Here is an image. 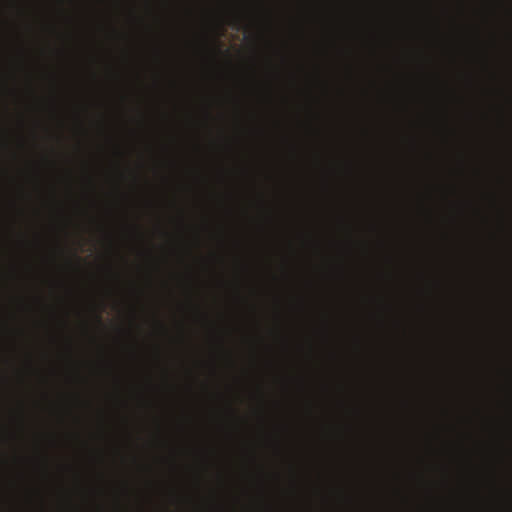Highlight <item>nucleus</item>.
I'll list each match as a JSON object with an SVG mask.
<instances>
[{
    "label": "nucleus",
    "instance_id": "nucleus-1",
    "mask_svg": "<svg viewBox=\"0 0 512 512\" xmlns=\"http://www.w3.org/2000/svg\"><path fill=\"white\" fill-rule=\"evenodd\" d=\"M97 321H98V322H101V318H100V316H97Z\"/></svg>",
    "mask_w": 512,
    "mask_h": 512
}]
</instances>
